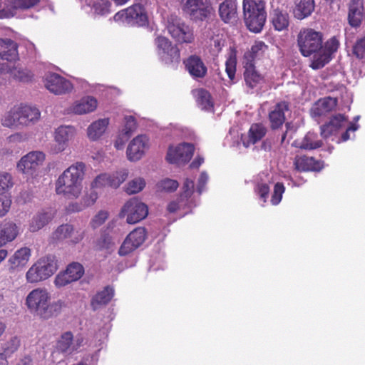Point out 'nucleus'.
Masks as SVG:
<instances>
[{
	"label": "nucleus",
	"instance_id": "9",
	"mask_svg": "<svg viewBox=\"0 0 365 365\" xmlns=\"http://www.w3.org/2000/svg\"><path fill=\"white\" fill-rule=\"evenodd\" d=\"M167 29L172 38L178 43H191L195 40L193 29L177 16H170Z\"/></svg>",
	"mask_w": 365,
	"mask_h": 365
},
{
	"label": "nucleus",
	"instance_id": "44",
	"mask_svg": "<svg viewBox=\"0 0 365 365\" xmlns=\"http://www.w3.org/2000/svg\"><path fill=\"white\" fill-rule=\"evenodd\" d=\"M20 346V339L18 336H12L2 344L3 356L6 359L15 351Z\"/></svg>",
	"mask_w": 365,
	"mask_h": 365
},
{
	"label": "nucleus",
	"instance_id": "14",
	"mask_svg": "<svg viewBox=\"0 0 365 365\" xmlns=\"http://www.w3.org/2000/svg\"><path fill=\"white\" fill-rule=\"evenodd\" d=\"M128 170L123 169L110 175L108 173H102L95 178L91 182L92 188H101L106 186L117 188L128 178Z\"/></svg>",
	"mask_w": 365,
	"mask_h": 365
},
{
	"label": "nucleus",
	"instance_id": "1",
	"mask_svg": "<svg viewBox=\"0 0 365 365\" xmlns=\"http://www.w3.org/2000/svg\"><path fill=\"white\" fill-rule=\"evenodd\" d=\"M85 170L86 165L82 162H77L66 169L56 181V194L69 200L78 198L83 189Z\"/></svg>",
	"mask_w": 365,
	"mask_h": 365
},
{
	"label": "nucleus",
	"instance_id": "50",
	"mask_svg": "<svg viewBox=\"0 0 365 365\" xmlns=\"http://www.w3.org/2000/svg\"><path fill=\"white\" fill-rule=\"evenodd\" d=\"M267 49V46L263 41H255L252 46L251 50L245 54V58H255L261 56Z\"/></svg>",
	"mask_w": 365,
	"mask_h": 365
},
{
	"label": "nucleus",
	"instance_id": "5",
	"mask_svg": "<svg viewBox=\"0 0 365 365\" xmlns=\"http://www.w3.org/2000/svg\"><path fill=\"white\" fill-rule=\"evenodd\" d=\"M243 13L248 29L255 33L262 31L267 14L264 0H243Z\"/></svg>",
	"mask_w": 365,
	"mask_h": 365
},
{
	"label": "nucleus",
	"instance_id": "10",
	"mask_svg": "<svg viewBox=\"0 0 365 365\" xmlns=\"http://www.w3.org/2000/svg\"><path fill=\"white\" fill-rule=\"evenodd\" d=\"M182 10L194 21H202L213 13L210 0H181Z\"/></svg>",
	"mask_w": 365,
	"mask_h": 365
},
{
	"label": "nucleus",
	"instance_id": "56",
	"mask_svg": "<svg viewBox=\"0 0 365 365\" xmlns=\"http://www.w3.org/2000/svg\"><path fill=\"white\" fill-rule=\"evenodd\" d=\"M353 53L359 58L365 57V37L356 40L353 46Z\"/></svg>",
	"mask_w": 365,
	"mask_h": 365
},
{
	"label": "nucleus",
	"instance_id": "43",
	"mask_svg": "<svg viewBox=\"0 0 365 365\" xmlns=\"http://www.w3.org/2000/svg\"><path fill=\"white\" fill-rule=\"evenodd\" d=\"M197 102L202 110H210L213 106L210 94L204 89H200L197 91Z\"/></svg>",
	"mask_w": 365,
	"mask_h": 365
},
{
	"label": "nucleus",
	"instance_id": "23",
	"mask_svg": "<svg viewBox=\"0 0 365 365\" xmlns=\"http://www.w3.org/2000/svg\"><path fill=\"white\" fill-rule=\"evenodd\" d=\"M31 251L29 247H24L17 250L8 259L9 269L14 272L24 267L29 261Z\"/></svg>",
	"mask_w": 365,
	"mask_h": 365
},
{
	"label": "nucleus",
	"instance_id": "47",
	"mask_svg": "<svg viewBox=\"0 0 365 365\" xmlns=\"http://www.w3.org/2000/svg\"><path fill=\"white\" fill-rule=\"evenodd\" d=\"M88 6H92L94 12L98 15H106L110 12V3L108 0H94L92 3L90 1Z\"/></svg>",
	"mask_w": 365,
	"mask_h": 365
},
{
	"label": "nucleus",
	"instance_id": "20",
	"mask_svg": "<svg viewBox=\"0 0 365 365\" xmlns=\"http://www.w3.org/2000/svg\"><path fill=\"white\" fill-rule=\"evenodd\" d=\"M74 128L68 125H61L54 132L55 145L53 148L54 153H59L65 150L68 142L74 135Z\"/></svg>",
	"mask_w": 365,
	"mask_h": 365
},
{
	"label": "nucleus",
	"instance_id": "62",
	"mask_svg": "<svg viewBox=\"0 0 365 365\" xmlns=\"http://www.w3.org/2000/svg\"><path fill=\"white\" fill-rule=\"evenodd\" d=\"M86 207V206L85 205V203L83 202V200L81 199V200L79 202H76L70 203L67 206L66 210L68 212H78L83 210Z\"/></svg>",
	"mask_w": 365,
	"mask_h": 365
},
{
	"label": "nucleus",
	"instance_id": "38",
	"mask_svg": "<svg viewBox=\"0 0 365 365\" xmlns=\"http://www.w3.org/2000/svg\"><path fill=\"white\" fill-rule=\"evenodd\" d=\"M114 295V289L107 286L102 291L98 292L91 300V306L93 310L99 307L108 304Z\"/></svg>",
	"mask_w": 365,
	"mask_h": 365
},
{
	"label": "nucleus",
	"instance_id": "3",
	"mask_svg": "<svg viewBox=\"0 0 365 365\" xmlns=\"http://www.w3.org/2000/svg\"><path fill=\"white\" fill-rule=\"evenodd\" d=\"M41 118V112L30 106H14L1 118V124L9 128L29 126L35 124Z\"/></svg>",
	"mask_w": 365,
	"mask_h": 365
},
{
	"label": "nucleus",
	"instance_id": "25",
	"mask_svg": "<svg viewBox=\"0 0 365 365\" xmlns=\"http://www.w3.org/2000/svg\"><path fill=\"white\" fill-rule=\"evenodd\" d=\"M4 71L5 73L10 75L14 80L27 83L31 81L33 78L32 73L20 66H10L6 63L0 64V72Z\"/></svg>",
	"mask_w": 365,
	"mask_h": 365
},
{
	"label": "nucleus",
	"instance_id": "42",
	"mask_svg": "<svg viewBox=\"0 0 365 365\" xmlns=\"http://www.w3.org/2000/svg\"><path fill=\"white\" fill-rule=\"evenodd\" d=\"M266 133L267 129L263 125L260 123L252 125L249 130L250 142L253 144L257 143L265 135Z\"/></svg>",
	"mask_w": 365,
	"mask_h": 365
},
{
	"label": "nucleus",
	"instance_id": "53",
	"mask_svg": "<svg viewBox=\"0 0 365 365\" xmlns=\"http://www.w3.org/2000/svg\"><path fill=\"white\" fill-rule=\"evenodd\" d=\"M125 125L123 129V135L128 138L136 128V122L134 117L131 115H126L124 118Z\"/></svg>",
	"mask_w": 365,
	"mask_h": 365
},
{
	"label": "nucleus",
	"instance_id": "51",
	"mask_svg": "<svg viewBox=\"0 0 365 365\" xmlns=\"http://www.w3.org/2000/svg\"><path fill=\"white\" fill-rule=\"evenodd\" d=\"M179 184L177 180L165 178L159 181L157 184V188L160 191L167 192H174L178 187Z\"/></svg>",
	"mask_w": 365,
	"mask_h": 365
},
{
	"label": "nucleus",
	"instance_id": "18",
	"mask_svg": "<svg viewBox=\"0 0 365 365\" xmlns=\"http://www.w3.org/2000/svg\"><path fill=\"white\" fill-rule=\"evenodd\" d=\"M45 87L56 95H61L72 91L73 85L67 79L57 73L48 74L44 80Z\"/></svg>",
	"mask_w": 365,
	"mask_h": 365
},
{
	"label": "nucleus",
	"instance_id": "49",
	"mask_svg": "<svg viewBox=\"0 0 365 365\" xmlns=\"http://www.w3.org/2000/svg\"><path fill=\"white\" fill-rule=\"evenodd\" d=\"M208 38L209 41H207V43L210 48V51L213 54L218 53L225 45V40L223 37L222 36L216 35L209 36Z\"/></svg>",
	"mask_w": 365,
	"mask_h": 365
},
{
	"label": "nucleus",
	"instance_id": "34",
	"mask_svg": "<svg viewBox=\"0 0 365 365\" xmlns=\"http://www.w3.org/2000/svg\"><path fill=\"white\" fill-rule=\"evenodd\" d=\"M294 168L298 171H319L322 165L312 157L296 156L294 161Z\"/></svg>",
	"mask_w": 365,
	"mask_h": 365
},
{
	"label": "nucleus",
	"instance_id": "57",
	"mask_svg": "<svg viewBox=\"0 0 365 365\" xmlns=\"http://www.w3.org/2000/svg\"><path fill=\"white\" fill-rule=\"evenodd\" d=\"M73 282L69 277L68 274L64 271L59 272L55 277L54 285L57 288H61L66 286L67 284Z\"/></svg>",
	"mask_w": 365,
	"mask_h": 365
},
{
	"label": "nucleus",
	"instance_id": "55",
	"mask_svg": "<svg viewBox=\"0 0 365 365\" xmlns=\"http://www.w3.org/2000/svg\"><path fill=\"white\" fill-rule=\"evenodd\" d=\"M108 217V213L101 210L98 212L91 220L90 225L93 229H96L102 225Z\"/></svg>",
	"mask_w": 365,
	"mask_h": 365
},
{
	"label": "nucleus",
	"instance_id": "54",
	"mask_svg": "<svg viewBox=\"0 0 365 365\" xmlns=\"http://www.w3.org/2000/svg\"><path fill=\"white\" fill-rule=\"evenodd\" d=\"M237 61L235 56H230L225 62V71L231 81L235 77Z\"/></svg>",
	"mask_w": 365,
	"mask_h": 365
},
{
	"label": "nucleus",
	"instance_id": "27",
	"mask_svg": "<svg viewBox=\"0 0 365 365\" xmlns=\"http://www.w3.org/2000/svg\"><path fill=\"white\" fill-rule=\"evenodd\" d=\"M244 79L246 86L253 89L263 82V76L256 70L252 60H247L245 63Z\"/></svg>",
	"mask_w": 365,
	"mask_h": 365
},
{
	"label": "nucleus",
	"instance_id": "28",
	"mask_svg": "<svg viewBox=\"0 0 365 365\" xmlns=\"http://www.w3.org/2000/svg\"><path fill=\"white\" fill-rule=\"evenodd\" d=\"M289 106L287 103L283 101L275 105L269 113V120L272 129H277L281 127L285 121V111H287Z\"/></svg>",
	"mask_w": 365,
	"mask_h": 365
},
{
	"label": "nucleus",
	"instance_id": "48",
	"mask_svg": "<svg viewBox=\"0 0 365 365\" xmlns=\"http://www.w3.org/2000/svg\"><path fill=\"white\" fill-rule=\"evenodd\" d=\"M14 185L11 174L7 172H0V195L10 190Z\"/></svg>",
	"mask_w": 365,
	"mask_h": 365
},
{
	"label": "nucleus",
	"instance_id": "16",
	"mask_svg": "<svg viewBox=\"0 0 365 365\" xmlns=\"http://www.w3.org/2000/svg\"><path fill=\"white\" fill-rule=\"evenodd\" d=\"M146 239V230L144 227H138L133 230L120 246L118 254L125 256L139 247Z\"/></svg>",
	"mask_w": 365,
	"mask_h": 365
},
{
	"label": "nucleus",
	"instance_id": "4",
	"mask_svg": "<svg viewBox=\"0 0 365 365\" xmlns=\"http://www.w3.org/2000/svg\"><path fill=\"white\" fill-rule=\"evenodd\" d=\"M58 269L56 256L48 255L37 259L27 270L26 280L29 284H38L46 281Z\"/></svg>",
	"mask_w": 365,
	"mask_h": 365
},
{
	"label": "nucleus",
	"instance_id": "35",
	"mask_svg": "<svg viewBox=\"0 0 365 365\" xmlns=\"http://www.w3.org/2000/svg\"><path fill=\"white\" fill-rule=\"evenodd\" d=\"M255 192L259 196L263 202H267V199L269 193V183L271 182L272 178L265 173L258 175L256 178Z\"/></svg>",
	"mask_w": 365,
	"mask_h": 365
},
{
	"label": "nucleus",
	"instance_id": "60",
	"mask_svg": "<svg viewBox=\"0 0 365 365\" xmlns=\"http://www.w3.org/2000/svg\"><path fill=\"white\" fill-rule=\"evenodd\" d=\"M113 245L114 242L111 237L107 235H104L99 239L97 244V246L100 250H110L113 248Z\"/></svg>",
	"mask_w": 365,
	"mask_h": 365
},
{
	"label": "nucleus",
	"instance_id": "32",
	"mask_svg": "<svg viewBox=\"0 0 365 365\" xmlns=\"http://www.w3.org/2000/svg\"><path fill=\"white\" fill-rule=\"evenodd\" d=\"M219 14L225 23H234L237 19V3L232 0H225L220 4Z\"/></svg>",
	"mask_w": 365,
	"mask_h": 365
},
{
	"label": "nucleus",
	"instance_id": "8",
	"mask_svg": "<svg viewBox=\"0 0 365 365\" xmlns=\"http://www.w3.org/2000/svg\"><path fill=\"white\" fill-rule=\"evenodd\" d=\"M115 21L122 22L129 26H143L148 23V16L145 8L140 4L121 10L113 16Z\"/></svg>",
	"mask_w": 365,
	"mask_h": 365
},
{
	"label": "nucleus",
	"instance_id": "41",
	"mask_svg": "<svg viewBox=\"0 0 365 365\" xmlns=\"http://www.w3.org/2000/svg\"><path fill=\"white\" fill-rule=\"evenodd\" d=\"M0 232L7 243L13 241L17 237L19 230L15 223L9 222L3 225Z\"/></svg>",
	"mask_w": 365,
	"mask_h": 365
},
{
	"label": "nucleus",
	"instance_id": "29",
	"mask_svg": "<svg viewBox=\"0 0 365 365\" xmlns=\"http://www.w3.org/2000/svg\"><path fill=\"white\" fill-rule=\"evenodd\" d=\"M346 122L347 119L344 115L337 114L334 115L329 123L320 127L321 135L324 138H328L344 127Z\"/></svg>",
	"mask_w": 365,
	"mask_h": 365
},
{
	"label": "nucleus",
	"instance_id": "21",
	"mask_svg": "<svg viewBox=\"0 0 365 365\" xmlns=\"http://www.w3.org/2000/svg\"><path fill=\"white\" fill-rule=\"evenodd\" d=\"M185 68L194 78H202L207 75V68L201 58L191 55L184 61Z\"/></svg>",
	"mask_w": 365,
	"mask_h": 365
},
{
	"label": "nucleus",
	"instance_id": "15",
	"mask_svg": "<svg viewBox=\"0 0 365 365\" xmlns=\"http://www.w3.org/2000/svg\"><path fill=\"white\" fill-rule=\"evenodd\" d=\"M338 40L333 37L328 40L320 48L319 53L312 60L310 67L314 70L320 69L327 64L331 59V55L336 51L339 47Z\"/></svg>",
	"mask_w": 365,
	"mask_h": 365
},
{
	"label": "nucleus",
	"instance_id": "2",
	"mask_svg": "<svg viewBox=\"0 0 365 365\" xmlns=\"http://www.w3.org/2000/svg\"><path fill=\"white\" fill-rule=\"evenodd\" d=\"M25 304L31 313L44 319L58 315L64 306L61 299L51 302V294L45 287L31 290L26 297Z\"/></svg>",
	"mask_w": 365,
	"mask_h": 365
},
{
	"label": "nucleus",
	"instance_id": "11",
	"mask_svg": "<svg viewBox=\"0 0 365 365\" xmlns=\"http://www.w3.org/2000/svg\"><path fill=\"white\" fill-rule=\"evenodd\" d=\"M148 214V206L137 197H133L124 204L119 216L126 217L128 224H135L145 219Z\"/></svg>",
	"mask_w": 365,
	"mask_h": 365
},
{
	"label": "nucleus",
	"instance_id": "6",
	"mask_svg": "<svg viewBox=\"0 0 365 365\" xmlns=\"http://www.w3.org/2000/svg\"><path fill=\"white\" fill-rule=\"evenodd\" d=\"M322 42V34L312 29H304L297 36V44L301 53L305 57L312 55V59L319 53Z\"/></svg>",
	"mask_w": 365,
	"mask_h": 365
},
{
	"label": "nucleus",
	"instance_id": "17",
	"mask_svg": "<svg viewBox=\"0 0 365 365\" xmlns=\"http://www.w3.org/2000/svg\"><path fill=\"white\" fill-rule=\"evenodd\" d=\"M194 153V146L184 143L175 148L170 147L167 153V160L170 163H186Z\"/></svg>",
	"mask_w": 365,
	"mask_h": 365
},
{
	"label": "nucleus",
	"instance_id": "46",
	"mask_svg": "<svg viewBox=\"0 0 365 365\" xmlns=\"http://www.w3.org/2000/svg\"><path fill=\"white\" fill-rule=\"evenodd\" d=\"M65 272L68 274L73 282L77 281L81 278L84 274V268L78 262H72L68 265Z\"/></svg>",
	"mask_w": 365,
	"mask_h": 365
},
{
	"label": "nucleus",
	"instance_id": "31",
	"mask_svg": "<svg viewBox=\"0 0 365 365\" xmlns=\"http://www.w3.org/2000/svg\"><path fill=\"white\" fill-rule=\"evenodd\" d=\"M363 0H351L349 3L348 21L352 27H358L363 18Z\"/></svg>",
	"mask_w": 365,
	"mask_h": 365
},
{
	"label": "nucleus",
	"instance_id": "19",
	"mask_svg": "<svg viewBox=\"0 0 365 365\" xmlns=\"http://www.w3.org/2000/svg\"><path fill=\"white\" fill-rule=\"evenodd\" d=\"M149 148V139L145 135H139L133 138L127 148V157L130 161L140 160Z\"/></svg>",
	"mask_w": 365,
	"mask_h": 365
},
{
	"label": "nucleus",
	"instance_id": "36",
	"mask_svg": "<svg viewBox=\"0 0 365 365\" xmlns=\"http://www.w3.org/2000/svg\"><path fill=\"white\" fill-rule=\"evenodd\" d=\"M109 124L108 118L98 119L87 128V135L91 140H98L106 132Z\"/></svg>",
	"mask_w": 365,
	"mask_h": 365
},
{
	"label": "nucleus",
	"instance_id": "37",
	"mask_svg": "<svg viewBox=\"0 0 365 365\" xmlns=\"http://www.w3.org/2000/svg\"><path fill=\"white\" fill-rule=\"evenodd\" d=\"M314 9V0H299L294 9L293 14L296 19L302 20L310 16Z\"/></svg>",
	"mask_w": 365,
	"mask_h": 365
},
{
	"label": "nucleus",
	"instance_id": "40",
	"mask_svg": "<svg viewBox=\"0 0 365 365\" xmlns=\"http://www.w3.org/2000/svg\"><path fill=\"white\" fill-rule=\"evenodd\" d=\"M72 339L73 334L71 331L62 334L57 342L58 350L62 353L72 354Z\"/></svg>",
	"mask_w": 365,
	"mask_h": 365
},
{
	"label": "nucleus",
	"instance_id": "33",
	"mask_svg": "<svg viewBox=\"0 0 365 365\" xmlns=\"http://www.w3.org/2000/svg\"><path fill=\"white\" fill-rule=\"evenodd\" d=\"M292 145L302 150H312L320 148L322 142L317 133L308 132L302 138L294 140Z\"/></svg>",
	"mask_w": 365,
	"mask_h": 365
},
{
	"label": "nucleus",
	"instance_id": "63",
	"mask_svg": "<svg viewBox=\"0 0 365 365\" xmlns=\"http://www.w3.org/2000/svg\"><path fill=\"white\" fill-rule=\"evenodd\" d=\"M98 199V194L95 191H91L89 194L84 195L82 197L85 205L87 207L93 205Z\"/></svg>",
	"mask_w": 365,
	"mask_h": 365
},
{
	"label": "nucleus",
	"instance_id": "22",
	"mask_svg": "<svg viewBox=\"0 0 365 365\" xmlns=\"http://www.w3.org/2000/svg\"><path fill=\"white\" fill-rule=\"evenodd\" d=\"M54 214V211L51 209L42 210L38 212L29 222V231L36 232L42 229L52 220Z\"/></svg>",
	"mask_w": 365,
	"mask_h": 365
},
{
	"label": "nucleus",
	"instance_id": "39",
	"mask_svg": "<svg viewBox=\"0 0 365 365\" xmlns=\"http://www.w3.org/2000/svg\"><path fill=\"white\" fill-rule=\"evenodd\" d=\"M272 24L275 29L282 31L289 25V16L286 11H283L279 9L273 11Z\"/></svg>",
	"mask_w": 365,
	"mask_h": 365
},
{
	"label": "nucleus",
	"instance_id": "64",
	"mask_svg": "<svg viewBox=\"0 0 365 365\" xmlns=\"http://www.w3.org/2000/svg\"><path fill=\"white\" fill-rule=\"evenodd\" d=\"M208 180V175L205 172H202L198 179L197 191L199 194H201L204 191V186L206 185Z\"/></svg>",
	"mask_w": 365,
	"mask_h": 365
},
{
	"label": "nucleus",
	"instance_id": "58",
	"mask_svg": "<svg viewBox=\"0 0 365 365\" xmlns=\"http://www.w3.org/2000/svg\"><path fill=\"white\" fill-rule=\"evenodd\" d=\"M194 189V182L192 180L186 179L183 187H182V193L180 195L181 200H187L188 197L191 196L193 192Z\"/></svg>",
	"mask_w": 365,
	"mask_h": 365
},
{
	"label": "nucleus",
	"instance_id": "26",
	"mask_svg": "<svg viewBox=\"0 0 365 365\" xmlns=\"http://www.w3.org/2000/svg\"><path fill=\"white\" fill-rule=\"evenodd\" d=\"M97 100L91 96H86L75 101L70 107L71 113L76 115H83L91 113L97 108Z\"/></svg>",
	"mask_w": 365,
	"mask_h": 365
},
{
	"label": "nucleus",
	"instance_id": "30",
	"mask_svg": "<svg viewBox=\"0 0 365 365\" xmlns=\"http://www.w3.org/2000/svg\"><path fill=\"white\" fill-rule=\"evenodd\" d=\"M17 43L10 38H0V58L8 61L19 59Z\"/></svg>",
	"mask_w": 365,
	"mask_h": 365
},
{
	"label": "nucleus",
	"instance_id": "13",
	"mask_svg": "<svg viewBox=\"0 0 365 365\" xmlns=\"http://www.w3.org/2000/svg\"><path fill=\"white\" fill-rule=\"evenodd\" d=\"M158 53L163 61L167 64L178 63L180 61V51L173 46L168 38L159 36L155 38Z\"/></svg>",
	"mask_w": 365,
	"mask_h": 365
},
{
	"label": "nucleus",
	"instance_id": "7",
	"mask_svg": "<svg viewBox=\"0 0 365 365\" xmlns=\"http://www.w3.org/2000/svg\"><path fill=\"white\" fill-rule=\"evenodd\" d=\"M45 160L46 155L43 152L31 151L21 158L16 164V169L26 178H34L37 175Z\"/></svg>",
	"mask_w": 365,
	"mask_h": 365
},
{
	"label": "nucleus",
	"instance_id": "45",
	"mask_svg": "<svg viewBox=\"0 0 365 365\" xmlns=\"http://www.w3.org/2000/svg\"><path fill=\"white\" fill-rule=\"evenodd\" d=\"M145 180L141 177L135 178L129 181L125 187V192L128 195L140 192L145 186Z\"/></svg>",
	"mask_w": 365,
	"mask_h": 365
},
{
	"label": "nucleus",
	"instance_id": "61",
	"mask_svg": "<svg viewBox=\"0 0 365 365\" xmlns=\"http://www.w3.org/2000/svg\"><path fill=\"white\" fill-rule=\"evenodd\" d=\"M40 0H16L14 7L16 9H26L33 7L39 2Z\"/></svg>",
	"mask_w": 365,
	"mask_h": 365
},
{
	"label": "nucleus",
	"instance_id": "24",
	"mask_svg": "<svg viewBox=\"0 0 365 365\" xmlns=\"http://www.w3.org/2000/svg\"><path fill=\"white\" fill-rule=\"evenodd\" d=\"M337 105V100L335 98L327 97L317 101L311 109V114L313 118H319L326 115L333 110Z\"/></svg>",
	"mask_w": 365,
	"mask_h": 365
},
{
	"label": "nucleus",
	"instance_id": "52",
	"mask_svg": "<svg viewBox=\"0 0 365 365\" xmlns=\"http://www.w3.org/2000/svg\"><path fill=\"white\" fill-rule=\"evenodd\" d=\"M285 191V187L282 182H277L274 186V191L271 198V202L273 205H277L282 200V195Z\"/></svg>",
	"mask_w": 365,
	"mask_h": 365
},
{
	"label": "nucleus",
	"instance_id": "12",
	"mask_svg": "<svg viewBox=\"0 0 365 365\" xmlns=\"http://www.w3.org/2000/svg\"><path fill=\"white\" fill-rule=\"evenodd\" d=\"M85 232L81 229H74L70 224H63L53 231L50 237L52 243L67 240L71 244L79 243L84 237Z\"/></svg>",
	"mask_w": 365,
	"mask_h": 365
},
{
	"label": "nucleus",
	"instance_id": "59",
	"mask_svg": "<svg viewBox=\"0 0 365 365\" xmlns=\"http://www.w3.org/2000/svg\"><path fill=\"white\" fill-rule=\"evenodd\" d=\"M11 204L10 198L6 195H0V217L4 216L9 210Z\"/></svg>",
	"mask_w": 365,
	"mask_h": 365
}]
</instances>
